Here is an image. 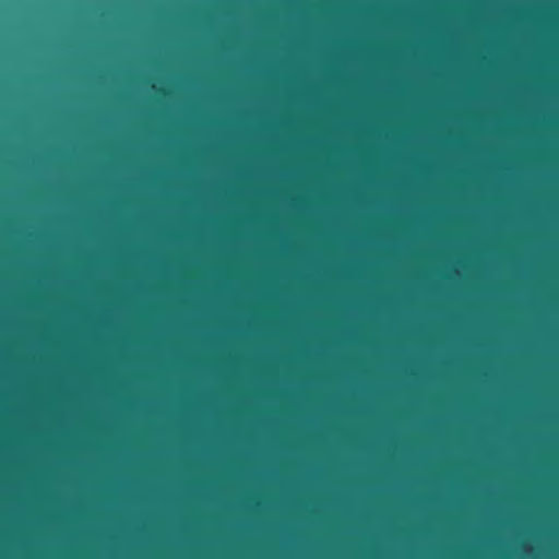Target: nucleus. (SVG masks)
<instances>
[{
	"instance_id": "nucleus-1",
	"label": "nucleus",
	"mask_w": 559,
	"mask_h": 559,
	"mask_svg": "<svg viewBox=\"0 0 559 559\" xmlns=\"http://www.w3.org/2000/svg\"><path fill=\"white\" fill-rule=\"evenodd\" d=\"M459 144V134L456 133V145ZM459 174V169L456 168V175ZM456 265L459 264V258L455 260Z\"/></svg>"
},
{
	"instance_id": "nucleus-2",
	"label": "nucleus",
	"mask_w": 559,
	"mask_h": 559,
	"mask_svg": "<svg viewBox=\"0 0 559 559\" xmlns=\"http://www.w3.org/2000/svg\"><path fill=\"white\" fill-rule=\"evenodd\" d=\"M455 554H456V557H457L459 556V550L457 549L455 550Z\"/></svg>"
}]
</instances>
